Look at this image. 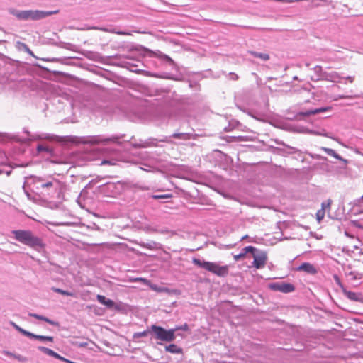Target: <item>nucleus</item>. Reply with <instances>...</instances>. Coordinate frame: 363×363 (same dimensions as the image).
I'll return each instance as SVG.
<instances>
[{
  "instance_id": "obj_23",
  "label": "nucleus",
  "mask_w": 363,
  "mask_h": 363,
  "mask_svg": "<svg viewBox=\"0 0 363 363\" xmlns=\"http://www.w3.org/2000/svg\"><path fill=\"white\" fill-rule=\"evenodd\" d=\"M10 325H12L17 331H18L19 333H21L22 335L26 336L28 337V335L30 334V332L29 331H27L24 329H23L22 328H21L19 325H18L17 324H16L13 321H10L9 322Z\"/></svg>"
},
{
  "instance_id": "obj_31",
  "label": "nucleus",
  "mask_w": 363,
  "mask_h": 363,
  "mask_svg": "<svg viewBox=\"0 0 363 363\" xmlns=\"http://www.w3.org/2000/svg\"><path fill=\"white\" fill-rule=\"evenodd\" d=\"M99 30H104V31H106V32H109V33H116L118 35H128V33L127 32H124V31H116L115 30H108L107 28H99Z\"/></svg>"
},
{
  "instance_id": "obj_27",
  "label": "nucleus",
  "mask_w": 363,
  "mask_h": 363,
  "mask_svg": "<svg viewBox=\"0 0 363 363\" xmlns=\"http://www.w3.org/2000/svg\"><path fill=\"white\" fill-rule=\"evenodd\" d=\"M37 151L38 152H45L47 153H50L52 152V150L48 146H45L43 145H38L37 146Z\"/></svg>"
},
{
  "instance_id": "obj_37",
  "label": "nucleus",
  "mask_w": 363,
  "mask_h": 363,
  "mask_svg": "<svg viewBox=\"0 0 363 363\" xmlns=\"http://www.w3.org/2000/svg\"><path fill=\"white\" fill-rule=\"evenodd\" d=\"M52 357H54V358H56V359H57L62 360V361H63V362H67V363H69V362H71L70 360L67 359H65V357H61L59 354H57V352H55V351H54L53 354H52Z\"/></svg>"
},
{
  "instance_id": "obj_58",
  "label": "nucleus",
  "mask_w": 363,
  "mask_h": 363,
  "mask_svg": "<svg viewBox=\"0 0 363 363\" xmlns=\"http://www.w3.org/2000/svg\"><path fill=\"white\" fill-rule=\"evenodd\" d=\"M86 345H87V343H86V342H83V343H81V344H80V346H82V347H85V346H86Z\"/></svg>"
},
{
  "instance_id": "obj_15",
  "label": "nucleus",
  "mask_w": 363,
  "mask_h": 363,
  "mask_svg": "<svg viewBox=\"0 0 363 363\" xmlns=\"http://www.w3.org/2000/svg\"><path fill=\"white\" fill-rule=\"evenodd\" d=\"M321 150L326 152L328 155L332 156L339 160L340 161L342 162L345 164H347L348 163L347 160L342 158L340 155L336 153L334 150L323 147H321Z\"/></svg>"
},
{
  "instance_id": "obj_59",
  "label": "nucleus",
  "mask_w": 363,
  "mask_h": 363,
  "mask_svg": "<svg viewBox=\"0 0 363 363\" xmlns=\"http://www.w3.org/2000/svg\"><path fill=\"white\" fill-rule=\"evenodd\" d=\"M231 130V128L229 127V128H225V131H230Z\"/></svg>"
},
{
  "instance_id": "obj_10",
  "label": "nucleus",
  "mask_w": 363,
  "mask_h": 363,
  "mask_svg": "<svg viewBox=\"0 0 363 363\" xmlns=\"http://www.w3.org/2000/svg\"><path fill=\"white\" fill-rule=\"evenodd\" d=\"M298 272H305L309 274H315L317 273L316 268L309 262H303L296 268Z\"/></svg>"
},
{
  "instance_id": "obj_53",
  "label": "nucleus",
  "mask_w": 363,
  "mask_h": 363,
  "mask_svg": "<svg viewBox=\"0 0 363 363\" xmlns=\"http://www.w3.org/2000/svg\"><path fill=\"white\" fill-rule=\"evenodd\" d=\"M171 116V113L169 111H166L164 113V118H169Z\"/></svg>"
},
{
  "instance_id": "obj_55",
  "label": "nucleus",
  "mask_w": 363,
  "mask_h": 363,
  "mask_svg": "<svg viewBox=\"0 0 363 363\" xmlns=\"http://www.w3.org/2000/svg\"><path fill=\"white\" fill-rule=\"evenodd\" d=\"M288 148H289L291 151L290 152L291 153H294V152H296V150L295 147H291V146H287Z\"/></svg>"
},
{
  "instance_id": "obj_39",
  "label": "nucleus",
  "mask_w": 363,
  "mask_h": 363,
  "mask_svg": "<svg viewBox=\"0 0 363 363\" xmlns=\"http://www.w3.org/2000/svg\"><path fill=\"white\" fill-rule=\"evenodd\" d=\"M104 306L108 308H112L115 306V302L113 300L106 298Z\"/></svg>"
},
{
  "instance_id": "obj_28",
  "label": "nucleus",
  "mask_w": 363,
  "mask_h": 363,
  "mask_svg": "<svg viewBox=\"0 0 363 363\" xmlns=\"http://www.w3.org/2000/svg\"><path fill=\"white\" fill-rule=\"evenodd\" d=\"M325 213V210L321 208L316 212V219L318 221V223H320L322 220L324 218Z\"/></svg>"
},
{
  "instance_id": "obj_3",
  "label": "nucleus",
  "mask_w": 363,
  "mask_h": 363,
  "mask_svg": "<svg viewBox=\"0 0 363 363\" xmlns=\"http://www.w3.org/2000/svg\"><path fill=\"white\" fill-rule=\"evenodd\" d=\"M30 179L35 189L43 195L52 196L60 188V182L53 177L45 179L41 177L31 176Z\"/></svg>"
},
{
  "instance_id": "obj_34",
  "label": "nucleus",
  "mask_w": 363,
  "mask_h": 363,
  "mask_svg": "<svg viewBox=\"0 0 363 363\" xmlns=\"http://www.w3.org/2000/svg\"><path fill=\"white\" fill-rule=\"evenodd\" d=\"M52 357H54V358H56V359H57L62 360V361H63V362H67V363H69V362H71L70 360L67 359H65V357H61L59 354H57V352H55V351H54L53 354H52Z\"/></svg>"
},
{
  "instance_id": "obj_12",
  "label": "nucleus",
  "mask_w": 363,
  "mask_h": 363,
  "mask_svg": "<svg viewBox=\"0 0 363 363\" xmlns=\"http://www.w3.org/2000/svg\"><path fill=\"white\" fill-rule=\"evenodd\" d=\"M331 110V107L327 106V107H321L318 108H314V109H310L306 111H301L300 113L301 115L303 116H309L311 115H315L318 113H321L328 111Z\"/></svg>"
},
{
  "instance_id": "obj_33",
  "label": "nucleus",
  "mask_w": 363,
  "mask_h": 363,
  "mask_svg": "<svg viewBox=\"0 0 363 363\" xmlns=\"http://www.w3.org/2000/svg\"><path fill=\"white\" fill-rule=\"evenodd\" d=\"M173 330H175V333L177 331V330H184V331H186L189 330V325L186 324V323H184V325H181V326H177L175 327L174 328H172Z\"/></svg>"
},
{
  "instance_id": "obj_60",
  "label": "nucleus",
  "mask_w": 363,
  "mask_h": 363,
  "mask_svg": "<svg viewBox=\"0 0 363 363\" xmlns=\"http://www.w3.org/2000/svg\"><path fill=\"white\" fill-rule=\"evenodd\" d=\"M24 191H25V193L27 195V196L29 197L30 196L29 193L27 191H26V190H24Z\"/></svg>"
},
{
  "instance_id": "obj_46",
  "label": "nucleus",
  "mask_w": 363,
  "mask_h": 363,
  "mask_svg": "<svg viewBox=\"0 0 363 363\" xmlns=\"http://www.w3.org/2000/svg\"><path fill=\"white\" fill-rule=\"evenodd\" d=\"M3 354H4L5 355H6L8 357H13V355L15 354L14 353H12L9 351H4Z\"/></svg>"
},
{
  "instance_id": "obj_26",
  "label": "nucleus",
  "mask_w": 363,
  "mask_h": 363,
  "mask_svg": "<svg viewBox=\"0 0 363 363\" xmlns=\"http://www.w3.org/2000/svg\"><path fill=\"white\" fill-rule=\"evenodd\" d=\"M38 350L50 357L52 356L54 352L52 350L45 347L44 346H38Z\"/></svg>"
},
{
  "instance_id": "obj_11",
  "label": "nucleus",
  "mask_w": 363,
  "mask_h": 363,
  "mask_svg": "<svg viewBox=\"0 0 363 363\" xmlns=\"http://www.w3.org/2000/svg\"><path fill=\"white\" fill-rule=\"evenodd\" d=\"M323 77L321 80L332 82H337L340 81L342 77L340 76V74L337 72H324L323 74Z\"/></svg>"
},
{
  "instance_id": "obj_57",
  "label": "nucleus",
  "mask_w": 363,
  "mask_h": 363,
  "mask_svg": "<svg viewBox=\"0 0 363 363\" xmlns=\"http://www.w3.org/2000/svg\"><path fill=\"white\" fill-rule=\"evenodd\" d=\"M23 132H24L25 133H26V135H27L28 136H30V132H29L28 130H26V128H24V129H23Z\"/></svg>"
},
{
  "instance_id": "obj_4",
  "label": "nucleus",
  "mask_w": 363,
  "mask_h": 363,
  "mask_svg": "<svg viewBox=\"0 0 363 363\" xmlns=\"http://www.w3.org/2000/svg\"><path fill=\"white\" fill-rule=\"evenodd\" d=\"M192 262L198 267L204 269L206 271L217 275L218 277H224L228 275L229 272L228 266H220L216 262H207L204 259L198 258H194L192 259Z\"/></svg>"
},
{
  "instance_id": "obj_56",
  "label": "nucleus",
  "mask_w": 363,
  "mask_h": 363,
  "mask_svg": "<svg viewBox=\"0 0 363 363\" xmlns=\"http://www.w3.org/2000/svg\"><path fill=\"white\" fill-rule=\"evenodd\" d=\"M155 91L157 92L156 95H157V96H160V95L163 96V94L164 93V91H159L156 90Z\"/></svg>"
},
{
  "instance_id": "obj_64",
  "label": "nucleus",
  "mask_w": 363,
  "mask_h": 363,
  "mask_svg": "<svg viewBox=\"0 0 363 363\" xmlns=\"http://www.w3.org/2000/svg\"><path fill=\"white\" fill-rule=\"evenodd\" d=\"M358 228L363 229V225H359Z\"/></svg>"
},
{
  "instance_id": "obj_51",
  "label": "nucleus",
  "mask_w": 363,
  "mask_h": 363,
  "mask_svg": "<svg viewBox=\"0 0 363 363\" xmlns=\"http://www.w3.org/2000/svg\"><path fill=\"white\" fill-rule=\"evenodd\" d=\"M350 98H352V96H347V95H339L338 96V99H350Z\"/></svg>"
},
{
  "instance_id": "obj_45",
  "label": "nucleus",
  "mask_w": 363,
  "mask_h": 363,
  "mask_svg": "<svg viewBox=\"0 0 363 363\" xmlns=\"http://www.w3.org/2000/svg\"><path fill=\"white\" fill-rule=\"evenodd\" d=\"M229 76H230V79L232 80L235 81V80L238 79V76L234 72H230Z\"/></svg>"
},
{
  "instance_id": "obj_32",
  "label": "nucleus",
  "mask_w": 363,
  "mask_h": 363,
  "mask_svg": "<svg viewBox=\"0 0 363 363\" xmlns=\"http://www.w3.org/2000/svg\"><path fill=\"white\" fill-rule=\"evenodd\" d=\"M143 142H144V140L139 139L138 141L131 143V145L135 148H143L142 145H143Z\"/></svg>"
},
{
  "instance_id": "obj_44",
  "label": "nucleus",
  "mask_w": 363,
  "mask_h": 363,
  "mask_svg": "<svg viewBox=\"0 0 363 363\" xmlns=\"http://www.w3.org/2000/svg\"><path fill=\"white\" fill-rule=\"evenodd\" d=\"M161 77L164 78V79L177 80V79L172 77L171 74H165L164 75L162 76Z\"/></svg>"
},
{
  "instance_id": "obj_8",
  "label": "nucleus",
  "mask_w": 363,
  "mask_h": 363,
  "mask_svg": "<svg viewBox=\"0 0 363 363\" xmlns=\"http://www.w3.org/2000/svg\"><path fill=\"white\" fill-rule=\"evenodd\" d=\"M254 261L252 262L253 267L256 269L263 268L267 260V255L264 251H259L258 253H252Z\"/></svg>"
},
{
  "instance_id": "obj_54",
  "label": "nucleus",
  "mask_w": 363,
  "mask_h": 363,
  "mask_svg": "<svg viewBox=\"0 0 363 363\" xmlns=\"http://www.w3.org/2000/svg\"><path fill=\"white\" fill-rule=\"evenodd\" d=\"M357 202L358 205H360L361 203H363V195L357 199Z\"/></svg>"
},
{
  "instance_id": "obj_30",
  "label": "nucleus",
  "mask_w": 363,
  "mask_h": 363,
  "mask_svg": "<svg viewBox=\"0 0 363 363\" xmlns=\"http://www.w3.org/2000/svg\"><path fill=\"white\" fill-rule=\"evenodd\" d=\"M332 202L333 201L330 199H328L326 201H323L321 203V209H324L325 211L327 208H330V206L332 204Z\"/></svg>"
},
{
  "instance_id": "obj_9",
  "label": "nucleus",
  "mask_w": 363,
  "mask_h": 363,
  "mask_svg": "<svg viewBox=\"0 0 363 363\" xmlns=\"http://www.w3.org/2000/svg\"><path fill=\"white\" fill-rule=\"evenodd\" d=\"M335 278L337 281V284L342 289V293L347 298H348L350 300L354 301L361 302L362 301V297L360 294H357V293L347 290L345 289V287L343 286V284L340 282L338 277L335 276Z\"/></svg>"
},
{
  "instance_id": "obj_25",
  "label": "nucleus",
  "mask_w": 363,
  "mask_h": 363,
  "mask_svg": "<svg viewBox=\"0 0 363 363\" xmlns=\"http://www.w3.org/2000/svg\"><path fill=\"white\" fill-rule=\"evenodd\" d=\"M149 333H152L151 327L150 329L144 330L143 332L135 333L133 334V338H140L142 337H146Z\"/></svg>"
},
{
  "instance_id": "obj_36",
  "label": "nucleus",
  "mask_w": 363,
  "mask_h": 363,
  "mask_svg": "<svg viewBox=\"0 0 363 363\" xmlns=\"http://www.w3.org/2000/svg\"><path fill=\"white\" fill-rule=\"evenodd\" d=\"M52 357H54V358H56V359H57L62 360V361H63V362H67V363H69V362H71L70 360L67 359H65V357H61L59 354H57V352H55V351H54L53 354H52Z\"/></svg>"
},
{
  "instance_id": "obj_35",
  "label": "nucleus",
  "mask_w": 363,
  "mask_h": 363,
  "mask_svg": "<svg viewBox=\"0 0 363 363\" xmlns=\"http://www.w3.org/2000/svg\"><path fill=\"white\" fill-rule=\"evenodd\" d=\"M52 357H54V358H56V359H57L62 360V361H63V362H67V363H69V362H71L70 360L67 359H65V357H61L59 354H57V352H55V351H54L53 354H52Z\"/></svg>"
},
{
  "instance_id": "obj_18",
  "label": "nucleus",
  "mask_w": 363,
  "mask_h": 363,
  "mask_svg": "<svg viewBox=\"0 0 363 363\" xmlns=\"http://www.w3.org/2000/svg\"><path fill=\"white\" fill-rule=\"evenodd\" d=\"M165 351L172 354H183V349L175 344H170L165 346Z\"/></svg>"
},
{
  "instance_id": "obj_61",
  "label": "nucleus",
  "mask_w": 363,
  "mask_h": 363,
  "mask_svg": "<svg viewBox=\"0 0 363 363\" xmlns=\"http://www.w3.org/2000/svg\"><path fill=\"white\" fill-rule=\"evenodd\" d=\"M318 134H319V135H325V136L328 137V134H327V133H324V134H323V133H318Z\"/></svg>"
},
{
  "instance_id": "obj_29",
  "label": "nucleus",
  "mask_w": 363,
  "mask_h": 363,
  "mask_svg": "<svg viewBox=\"0 0 363 363\" xmlns=\"http://www.w3.org/2000/svg\"><path fill=\"white\" fill-rule=\"evenodd\" d=\"M172 196V194H154L152 195L151 197L154 199H169L171 198Z\"/></svg>"
},
{
  "instance_id": "obj_43",
  "label": "nucleus",
  "mask_w": 363,
  "mask_h": 363,
  "mask_svg": "<svg viewBox=\"0 0 363 363\" xmlns=\"http://www.w3.org/2000/svg\"><path fill=\"white\" fill-rule=\"evenodd\" d=\"M311 157L312 158L316 159V160H327V157H326L321 156L320 155H318V154H311Z\"/></svg>"
},
{
  "instance_id": "obj_21",
  "label": "nucleus",
  "mask_w": 363,
  "mask_h": 363,
  "mask_svg": "<svg viewBox=\"0 0 363 363\" xmlns=\"http://www.w3.org/2000/svg\"><path fill=\"white\" fill-rule=\"evenodd\" d=\"M172 137L174 138L186 140L193 138V134L190 133H174L172 135Z\"/></svg>"
},
{
  "instance_id": "obj_42",
  "label": "nucleus",
  "mask_w": 363,
  "mask_h": 363,
  "mask_svg": "<svg viewBox=\"0 0 363 363\" xmlns=\"http://www.w3.org/2000/svg\"><path fill=\"white\" fill-rule=\"evenodd\" d=\"M160 57H161L162 59L166 60L167 62H168L170 64L174 63L173 60L170 57H169L168 55H167L165 54H162L160 55Z\"/></svg>"
},
{
  "instance_id": "obj_62",
  "label": "nucleus",
  "mask_w": 363,
  "mask_h": 363,
  "mask_svg": "<svg viewBox=\"0 0 363 363\" xmlns=\"http://www.w3.org/2000/svg\"><path fill=\"white\" fill-rule=\"evenodd\" d=\"M140 169H141L142 170H144V171H145V169H147V167L144 168V167H140Z\"/></svg>"
},
{
  "instance_id": "obj_14",
  "label": "nucleus",
  "mask_w": 363,
  "mask_h": 363,
  "mask_svg": "<svg viewBox=\"0 0 363 363\" xmlns=\"http://www.w3.org/2000/svg\"><path fill=\"white\" fill-rule=\"evenodd\" d=\"M168 140L167 139H160L158 140L157 138H149L147 140H144L143 145H142V147L147 148L150 147H157V142H167Z\"/></svg>"
},
{
  "instance_id": "obj_13",
  "label": "nucleus",
  "mask_w": 363,
  "mask_h": 363,
  "mask_svg": "<svg viewBox=\"0 0 363 363\" xmlns=\"http://www.w3.org/2000/svg\"><path fill=\"white\" fill-rule=\"evenodd\" d=\"M257 251V250L255 247L247 246L242 250L240 253H239L238 255H234V259H235V261H238L239 259L245 257L247 253L250 252L252 254Z\"/></svg>"
},
{
  "instance_id": "obj_20",
  "label": "nucleus",
  "mask_w": 363,
  "mask_h": 363,
  "mask_svg": "<svg viewBox=\"0 0 363 363\" xmlns=\"http://www.w3.org/2000/svg\"><path fill=\"white\" fill-rule=\"evenodd\" d=\"M29 338L31 339H35L38 340L40 341H48L52 342L54 341V337L52 336H45V335H35L34 333H32L30 332V334L28 335Z\"/></svg>"
},
{
  "instance_id": "obj_16",
  "label": "nucleus",
  "mask_w": 363,
  "mask_h": 363,
  "mask_svg": "<svg viewBox=\"0 0 363 363\" xmlns=\"http://www.w3.org/2000/svg\"><path fill=\"white\" fill-rule=\"evenodd\" d=\"M28 315L30 316V317H33L38 320H43L48 323H49L50 325H54V326H57L59 325V323L56 321H54L52 320H50L48 318L45 317V316H43V315H38L37 313H28Z\"/></svg>"
},
{
  "instance_id": "obj_50",
  "label": "nucleus",
  "mask_w": 363,
  "mask_h": 363,
  "mask_svg": "<svg viewBox=\"0 0 363 363\" xmlns=\"http://www.w3.org/2000/svg\"><path fill=\"white\" fill-rule=\"evenodd\" d=\"M104 186H106L108 189L113 188L115 186V184L113 183H107L104 185Z\"/></svg>"
},
{
  "instance_id": "obj_7",
  "label": "nucleus",
  "mask_w": 363,
  "mask_h": 363,
  "mask_svg": "<svg viewBox=\"0 0 363 363\" xmlns=\"http://www.w3.org/2000/svg\"><path fill=\"white\" fill-rule=\"evenodd\" d=\"M269 288L275 291H281L284 294L293 292L295 286L291 283L274 282L269 284Z\"/></svg>"
},
{
  "instance_id": "obj_1",
  "label": "nucleus",
  "mask_w": 363,
  "mask_h": 363,
  "mask_svg": "<svg viewBox=\"0 0 363 363\" xmlns=\"http://www.w3.org/2000/svg\"><path fill=\"white\" fill-rule=\"evenodd\" d=\"M13 238L21 243L40 252L44 250L45 244L43 240L29 230H13L11 231Z\"/></svg>"
},
{
  "instance_id": "obj_41",
  "label": "nucleus",
  "mask_w": 363,
  "mask_h": 363,
  "mask_svg": "<svg viewBox=\"0 0 363 363\" xmlns=\"http://www.w3.org/2000/svg\"><path fill=\"white\" fill-rule=\"evenodd\" d=\"M96 299L100 303L104 305L106 298L103 295L98 294L96 296Z\"/></svg>"
},
{
  "instance_id": "obj_48",
  "label": "nucleus",
  "mask_w": 363,
  "mask_h": 363,
  "mask_svg": "<svg viewBox=\"0 0 363 363\" xmlns=\"http://www.w3.org/2000/svg\"><path fill=\"white\" fill-rule=\"evenodd\" d=\"M22 45L23 46L25 50L28 52L29 54L30 55H33L31 50L29 49V48L25 44V43H22Z\"/></svg>"
},
{
  "instance_id": "obj_63",
  "label": "nucleus",
  "mask_w": 363,
  "mask_h": 363,
  "mask_svg": "<svg viewBox=\"0 0 363 363\" xmlns=\"http://www.w3.org/2000/svg\"><path fill=\"white\" fill-rule=\"evenodd\" d=\"M246 238H247V235H245V236H243L241 239V240H244V239H246Z\"/></svg>"
},
{
  "instance_id": "obj_52",
  "label": "nucleus",
  "mask_w": 363,
  "mask_h": 363,
  "mask_svg": "<svg viewBox=\"0 0 363 363\" xmlns=\"http://www.w3.org/2000/svg\"><path fill=\"white\" fill-rule=\"evenodd\" d=\"M345 79H347L350 82L352 83V82H353V81L354 79V77L347 76Z\"/></svg>"
},
{
  "instance_id": "obj_6",
  "label": "nucleus",
  "mask_w": 363,
  "mask_h": 363,
  "mask_svg": "<svg viewBox=\"0 0 363 363\" xmlns=\"http://www.w3.org/2000/svg\"><path fill=\"white\" fill-rule=\"evenodd\" d=\"M151 331L155 339L162 342H173L175 338V330L165 328L156 325H151Z\"/></svg>"
},
{
  "instance_id": "obj_2",
  "label": "nucleus",
  "mask_w": 363,
  "mask_h": 363,
  "mask_svg": "<svg viewBox=\"0 0 363 363\" xmlns=\"http://www.w3.org/2000/svg\"><path fill=\"white\" fill-rule=\"evenodd\" d=\"M9 12L20 21H39L51 15L59 13L60 10L45 11L40 10H17L11 8L9 9Z\"/></svg>"
},
{
  "instance_id": "obj_38",
  "label": "nucleus",
  "mask_w": 363,
  "mask_h": 363,
  "mask_svg": "<svg viewBox=\"0 0 363 363\" xmlns=\"http://www.w3.org/2000/svg\"><path fill=\"white\" fill-rule=\"evenodd\" d=\"M52 357H54V358H56V359H57L62 360V361H63V362H67V363H69V362H71L70 360L67 359H65V357H61L59 354H57V352H55V351H54L53 354H52Z\"/></svg>"
},
{
  "instance_id": "obj_40",
  "label": "nucleus",
  "mask_w": 363,
  "mask_h": 363,
  "mask_svg": "<svg viewBox=\"0 0 363 363\" xmlns=\"http://www.w3.org/2000/svg\"><path fill=\"white\" fill-rule=\"evenodd\" d=\"M13 358L17 359L18 361L21 362H24L27 360L26 357L21 355V354H15L13 355Z\"/></svg>"
},
{
  "instance_id": "obj_24",
  "label": "nucleus",
  "mask_w": 363,
  "mask_h": 363,
  "mask_svg": "<svg viewBox=\"0 0 363 363\" xmlns=\"http://www.w3.org/2000/svg\"><path fill=\"white\" fill-rule=\"evenodd\" d=\"M52 290L53 291H55L57 294H62L63 296H74V294L72 292L65 291V290H63V289H61L59 288L53 287V288H52Z\"/></svg>"
},
{
  "instance_id": "obj_5",
  "label": "nucleus",
  "mask_w": 363,
  "mask_h": 363,
  "mask_svg": "<svg viewBox=\"0 0 363 363\" xmlns=\"http://www.w3.org/2000/svg\"><path fill=\"white\" fill-rule=\"evenodd\" d=\"M124 137V134L112 135L111 137H105L104 135L89 136L84 138L82 143L91 145L102 144L104 145L112 143L120 145L121 143L120 140Z\"/></svg>"
},
{
  "instance_id": "obj_22",
  "label": "nucleus",
  "mask_w": 363,
  "mask_h": 363,
  "mask_svg": "<svg viewBox=\"0 0 363 363\" xmlns=\"http://www.w3.org/2000/svg\"><path fill=\"white\" fill-rule=\"evenodd\" d=\"M250 54L255 57L261 59L262 61H267L269 60V55L267 53L250 51Z\"/></svg>"
},
{
  "instance_id": "obj_47",
  "label": "nucleus",
  "mask_w": 363,
  "mask_h": 363,
  "mask_svg": "<svg viewBox=\"0 0 363 363\" xmlns=\"http://www.w3.org/2000/svg\"><path fill=\"white\" fill-rule=\"evenodd\" d=\"M22 45L23 46L25 50L28 52L29 54L30 55H33L31 50L29 49V48L25 44V43H22Z\"/></svg>"
},
{
  "instance_id": "obj_19",
  "label": "nucleus",
  "mask_w": 363,
  "mask_h": 363,
  "mask_svg": "<svg viewBox=\"0 0 363 363\" xmlns=\"http://www.w3.org/2000/svg\"><path fill=\"white\" fill-rule=\"evenodd\" d=\"M139 245L142 247L147 248L149 250H157L160 248V244L155 241L150 240L149 242H140Z\"/></svg>"
},
{
  "instance_id": "obj_17",
  "label": "nucleus",
  "mask_w": 363,
  "mask_h": 363,
  "mask_svg": "<svg viewBox=\"0 0 363 363\" xmlns=\"http://www.w3.org/2000/svg\"><path fill=\"white\" fill-rule=\"evenodd\" d=\"M314 73L315 74V77H312L311 79L314 82L321 81V79L323 77V74L324 73V70L323 69V67L320 65H316L313 68Z\"/></svg>"
},
{
  "instance_id": "obj_49",
  "label": "nucleus",
  "mask_w": 363,
  "mask_h": 363,
  "mask_svg": "<svg viewBox=\"0 0 363 363\" xmlns=\"http://www.w3.org/2000/svg\"><path fill=\"white\" fill-rule=\"evenodd\" d=\"M143 165H144V166H145V167H148V169H145V171L148 172H152V171H153V170H152V167L151 166H150V165H148V164H143Z\"/></svg>"
}]
</instances>
